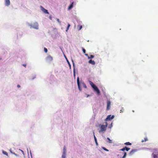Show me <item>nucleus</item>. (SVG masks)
Instances as JSON below:
<instances>
[{
	"mask_svg": "<svg viewBox=\"0 0 158 158\" xmlns=\"http://www.w3.org/2000/svg\"><path fill=\"white\" fill-rule=\"evenodd\" d=\"M82 51H83V53H85V50L84 49V48H82Z\"/></svg>",
	"mask_w": 158,
	"mask_h": 158,
	"instance_id": "29",
	"label": "nucleus"
},
{
	"mask_svg": "<svg viewBox=\"0 0 158 158\" xmlns=\"http://www.w3.org/2000/svg\"><path fill=\"white\" fill-rule=\"evenodd\" d=\"M77 27H78V30H80L82 28V26L81 25H78L77 26Z\"/></svg>",
	"mask_w": 158,
	"mask_h": 158,
	"instance_id": "18",
	"label": "nucleus"
},
{
	"mask_svg": "<svg viewBox=\"0 0 158 158\" xmlns=\"http://www.w3.org/2000/svg\"><path fill=\"white\" fill-rule=\"evenodd\" d=\"M125 150H126L127 151H128L130 149V148H128L127 147H125Z\"/></svg>",
	"mask_w": 158,
	"mask_h": 158,
	"instance_id": "23",
	"label": "nucleus"
},
{
	"mask_svg": "<svg viewBox=\"0 0 158 158\" xmlns=\"http://www.w3.org/2000/svg\"><path fill=\"white\" fill-rule=\"evenodd\" d=\"M40 8L41 10L43 11V12L45 13V14H48V10L45 9L43 6H40Z\"/></svg>",
	"mask_w": 158,
	"mask_h": 158,
	"instance_id": "7",
	"label": "nucleus"
},
{
	"mask_svg": "<svg viewBox=\"0 0 158 158\" xmlns=\"http://www.w3.org/2000/svg\"><path fill=\"white\" fill-rule=\"evenodd\" d=\"M77 82L78 86V88L80 91H81L82 89L80 86V82L79 81V79L78 77H77Z\"/></svg>",
	"mask_w": 158,
	"mask_h": 158,
	"instance_id": "4",
	"label": "nucleus"
},
{
	"mask_svg": "<svg viewBox=\"0 0 158 158\" xmlns=\"http://www.w3.org/2000/svg\"><path fill=\"white\" fill-rule=\"evenodd\" d=\"M154 158H158V153L156 154H155L154 153L152 154Z\"/></svg>",
	"mask_w": 158,
	"mask_h": 158,
	"instance_id": "14",
	"label": "nucleus"
},
{
	"mask_svg": "<svg viewBox=\"0 0 158 158\" xmlns=\"http://www.w3.org/2000/svg\"><path fill=\"white\" fill-rule=\"evenodd\" d=\"M95 143H96V145H98V143H97V142H95Z\"/></svg>",
	"mask_w": 158,
	"mask_h": 158,
	"instance_id": "37",
	"label": "nucleus"
},
{
	"mask_svg": "<svg viewBox=\"0 0 158 158\" xmlns=\"http://www.w3.org/2000/svg\"><path fill=\"white\" fill-rule=\"evenodd\" d=\"M46 60L48 62H50L53 60L52 57L50 55H48L46 58Z\"/></svg>",
	"mask_w": 158,
	"mask_h": 158,
	"instance_id": "3",
	"label": "nucleus"
},
{
	"mask_svg": "<svg viewBox=\"0 0 158 158\" xmlns=\"http://www.w3.org/2000/svg\"><path fill=\"white\" fill-rule=\"evenodd\" d=\"M74 77H75V71H74Z\"/></svg>",
	"mask_w": 158,
	"mask_h": 158,
	"instance_id": "34",
	"label": "nucleus"
},
{
	"mask_svg": "<svg viewBox=\"0 0 158 158\" xmlns=\"http://www.w3.org/2000/svg\"><path fill=\"white\" fill-rule=\"evenodd\" d=\"M110 101H108L107 105V110H109L110 109Z\"/></svg>",
	"mask_w": 158,
	"mask_h": 158,
	"instance_id": "9",
	"label": "nucleus"
},
{
	"mask_svg": "<svg viewBox=\"0 0 158 158\" xmlns=\"http://www.w3.org/2000/svg\"><path fill=\"white\" fill-rule=\"evenodd\" d=\"M123 154H124V155L123 157H121L120 158H125L126 156H127V153L126 152H124L123 153Z\"/></svg>",
	"mask_w": 158,
	"mask_h": 158,
	"instance_id": "15",
	"label": "nucleus"
},
{
	"mask_svg": "<svg viewBox=\"0 0 158 158\" xmlns=\"http://www.w3.org/2000/svg\"><path fill=\"white\" fill-rule=\"evenodd\" d=\"M85 56H88V55L87 54H85Z\"/></svg>",
	"mask_w": 158,
	"mask_h": 158,
	"instance_id": "36",
	"label": "nucleus"
},
{
	"mask_svg": "<svg viewBox=\"0 0 158 158\" xmlns=\"http://www.w3.org/2000/svg\"><path fill=\"white\" fill-rule=\"evenodd\" d=\"M94 57V56H93V55H90L89 56H88V58L89 59H92V58H93Z\"/></svg>",
	"mask_w": 158,
	"mask_h": 158,
	"instance_id": "21",
	"label": "nucleus"
},
{
	"mask_svg": "<svg viewBox=\"0 0 158 158\" xmlns=\"http://www.w3.org/2000/svg\"><path fill=\"white\" fill-rule=\"evenodd\" d=\"M65 154H64V153H63L62 155V158H65Z\"/></svg>",
	"mask_w": 158,
	"mask_h": 158,
	"instance_id": "25",
	"label": "nucleus"
},
{
	"mask_svg": "<svg viewBox=\"0 0 158 158\" xmlns=\"http://www.w3.org/2000/svg\"><path fill=\"white\" fill-rule=\"evenodd\" d=\"M94 140H95V142H97V139H96V137L94 135Z\"/></svg>",
	"mask_w": 158,
	"mask_h": 158,
	"instance_id": "27",
	"label": "nucleus"
},
{
	"mask_svg": "<svg viewBox=\"0 0 158 158\" xmlns=\"http://www.w3.org/2000/svg\"><path fill=\"white\" fill-rule=\"evenodd\" d=\"M44 51L46 52V53H47L48 52V50L47 49V48H44Z\"/></svg>",
	"mask_w": 158,
	"mask_h": 158,
	"instance_id": "28",
	"label": "nucleus"
},
{
	"mask_svg": "<svg viewBox=\"0 0 158 158\" xmlns=\"http://www.w3.org/2000/svg\"><path fill=\"white\" fill-rule=\"evenodd\" d=\"M103 149L104 150H105V151H109V150H108V149H106V148H105L103 147Z\"/></svg>",
	"mask_w": 158,
	"mask_h": 158,
	"instance_id": "31",
	"label": "nucleus"
},
{
	"mask_svg": "<svg viewBox=\"0 0 158 158\" xmlns=\"http://www.w3.org/2000/svg\"><path fill=\"white\" fill-rule=\"evenodd\" d=\"M89 82L92 88L93 89L94 91L96 92L98 95H99L100 91L97 87L91 81H89Z\"/></svg>",
	"mask_w": 158,
	"mask_h": 158,
	"instance_id": "1",
	"label": "nucleus"
},
{
	"mask_svg": "<svg viewBox=\"0 0 158 158\" xmlns=\"http://www.w3.org/2000/svg\"><path fill=\"white\" fill-rule=\"evenodd\" d=\"M108 126V123L107 122L106 123V125H101L100 129L101 130L99 131V132L101 131H105L106 130V128Z\"/></svg>",
	"mask_w": 158,
	"mask_h": 158,
	"instance_id": "2",
	"label": "nucleus"
},
{
	"mask_svg": "<svg viewBox=\"0 0 158 158\" xmlns=\"http://www.w3.org/2000/svg\"><path fill=\"white\" fill-rule=\"evenodd\" d=\"M57 21L59 23H60V21H59V19H57Z\"/></svg>",
	"mask_w": 158,
	"mask_h": 158,
	"instance_id": "32",
	"label": "nucleus"
},
{
	"mask_svg": "<svg viewBox=\"0 0 158 158\" xmlns=\"http://www.w3.org/2000/svg\"><path fill=\"white\" fill-rule=\"evenodd\" d=\"M89 64H92V65H94L95 64V62H94V60H90L89 61Z\"/></svg>",
	"mask_w": 158,
	"mask_h": 158,
	"instance_id": "13",
	"label": "nucleus"
},
{
	"mask_svg": "<svg viewBox=\"0 0 158 158\" xmlns=\"http://www.w3.org/2000/svg\"><path fill=\"white\" fill-rule=\"evenodd\" d=\"M148 140V139L147 138H144V139H143V140H142V141H141V142L143 143V142H146V141H147Z\"/></svg>",
	"mask_w": 158,
	"mask_h": 158,
	"instance_id": "16",
	"label": "nucleus"
},
{
	"mask_svg": "<svg viewBox=\"0 0 158 158\" xmlns=\"http://www.w3.org/2000/svg\"><path fill=\"white\" fill-rule=\"evenodd\" d=\"M73 2H72V3L68 7V10H70L73 8Z\"/></svg>",
	"mask_w": 158,
	"mask_h": 158,
	"instance_id": "11",
	"label": "nucleus"
},
{
	"mask_svg": "<svg viewBox=\"0 0 158 158\" xmlns=\"http://www.w3.org/2000/svg\"><path fill=\"white\" fill-rule=\"evenodd\" d=\"M23 65L24 66V67H26V64H23Z\"/></svg>",
	"mask_w": 158,
	"mask_h": 158,
	"instance_id": "35",
	"label": "nucleus"
},
{
	"mask_svg": "<svg viewBox=\"0 0 158 158\" xmlns=\"http://www.w3.org/2000/svg\"><path fill=\"white\" fill-rule=\"evenodd\" d=\"M63 153L64 154H65L66 151V147L65 146H64L63 148Z\"/></svg>",
	"mask_w": 158,
	"mask_h": 158,
	"instance_id": "17",
	"label": "nucleus"
},
{
	"mask_svg": "<svg viewBox=\"0 0 158 158\" xmlns=\"http://www.w3.org/2000/svg\"><path fill=\"white\" fill-rule=\"evenodd\" d=\"M70 26V24L69 23H68V26L67 27V29L66 30V31H67L68 30Z\"/></svg>",
	"mask_w": 158,
	"mask_h": 158,
	"instance_id": "22",
	"label": "nucleus"
},
{
	"mask_svg": "<svg viewBox=\"0 0 158 158\" xmlns=\"http://www.w3.org/2000/svg\"><path fill=\"white\" fill-rule=\"evenodd\" d=\"M124 110V108L123 107L120 110V113L123 112Z\"/></svg>",
	"mask_w": 158,
	"mask_h": 158,
	"instance_id": "24",
	"label": "nucleus"
},
{
	"mask_svg": "<svg viewBox=\"0 0 158 158\" xmlns=\"http://www.w3.org/2000/svg\"><path fill=\"white\" fill-rule=\"evenodd\" d=\"M125 150V147L120 150L123 151H124Z\"/></svg>",
	"mask_w": 158,
	"mask_h": 158,
	"instance_id": "30",
	"label": "nucleus"
},
{
	"mask_svg": "<svg viewBox=\"0 0 158 158\" xmlns=\"http://www.w3.org/2000/svg\"><path fill=\"white\" fill-rule=\"evenodd\" d=\"M5 4L6 6H9L10 4V0H5Z\"/></svg>",
	"mask_w": 158,
	"mask_h": 158,
	"instance_id": "10",
	"label": "nucleus"
},
{
	"mask_svg": "<svg viewBox=\"0 0 158 158\" xmlns=\"http://www.w3.org/2000/svg\"><path fill=\"white\" fill-rule=\"evenodd\" d=\"M1 59H0V60Z\"/></svg>",
	"mask_w": 158,
	"mask_h": 158,
	"instance_id": "38",
	"label": "nucleus"
},
{
	"mask_svg": "<svg viewBox=\"0 0 158 158\" xmlns=\"http://www.w3.org/2000/svg\"><path fill=\"white\" fill-rule=\"evenodd\" d=\"M31 27L32 28L36 29H38L39 28L38 24L37 23H34V25Z\"/></svg>",
	"mask_w": 158,
	"mask_h": 158,
	"instance_id": "6",
	"label": "nucleus"
},
{
	"mask_svg": "<svg viewBox=\"0 0 158 158\" xmlns=\"http://www.w3.org/2000/svg\"><path fill=\"white\" fill-rule=\"evenodd\" d=\"M137 150L136 149H133L129 153V154L130 156H132L135 152H137Z\"/></svg>",
	"mask_w": 158,
	"mask_h": 158,
	"instance_id": "8",
	"label": "nucleus"
},
{
	"mask_svg": "<svg viewBox=\"0 0 158 158\" xmlns=\"http://www.w3.org/2000/svg\"><path fill=\"white\" fill-rule=\"evenodd\" d=\"M17 87L18 88H20V86L19 85H17Z\"/></svg>",
	"mask_w": 158,
	"mask_h": 158,
	"instance_id": "33",
	"label": "nucleus"
},
{
	"mask_svg": "<svg viewBox=\"0 0 158 158\" xmlns=\"http://www.w3.org/2000/svg\"><path fill=\"white\" fill-rule=\"evenodd\" d=\"M3 153L4 154L6 155L7 156H8V153L6 152L3 151Z\"/></svg>",
	"mask_w": 158,
	"mask_h": 158,
	"instance_id": "26",
	"label": "nucleus"
},
{
	"mask_svg": "<svg viewBox=\"0 0 158 158\" xmlns=\"http://www.w3.org/2000/svg\"><path fill=\"white\" fill-rule=\"evenodd\" d=\"M114 115H109L107 116L105 120L106 121L110 120L114 118Z\"/></svg>",
	"mask_w": 158,
	"mask_h": 158,
	"instance_id": "5",
	"label": "nucleus"
},
{
	"mask_svg": "<svg viewBox=\"0 0 158 158\" xmlns=\"http://www.w3.org/2000/svg\"><path fill=\"white\" fill-rule=\"evenodd\" d=\"M107 139L108 140V142L110 143H112V140H110V139L109 138H107Z\"/></svg>",
	"mask_w": 158,
	"mask_h": 158,
	"instance_id": "19",
	"label": "nucleus"
},
{
	"mask_svg": "<svg viewBox=\"0 0 158 158\" xmlns=\"http://www.w3.org/2000/svg\"><path fill=\"white\" fill-rule=\"evenodd\" d=\"M81 85H82L83 87L85 88H87V86L85 85V84L84 82L83 81H81Z\"/></svg>",
	"mask_w": 158,
	"mask_h": 158,
	"instance_id": "12",
	"label": "nucleus"
},
{
	"mask_svg": "<svg viewBox=\"0 0 158 158\" xmlns=\"http://www.w3.org/2000/svg\"><path fill=\"white\" fill-rule=\"evenodd\" d=\"M124 144L127 145H131V143L129 142H126L124 143Z\"/></svg>",
	"mask_w": 158,
	"mask_h": 158,
	"instance_id": "20",
	"label": "nucleus"
}]
</instances>
